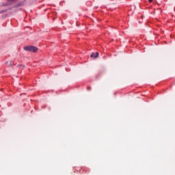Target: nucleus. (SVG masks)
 Wrapping results in <instances>:
<instances>
[{
  "label": "nucleus",
  "mask_w": 175,
  "mask_h": 175,
  "mask_svg": "<svg viewBox=\"0 0 175 175\" xmlns=\"http://www.w3.org/2000/svg\"><path fill=\"white\" fill-rule=\"evenodd\" d=\"M24 50L25 51H29L30 53H38V47L35 46H25Z\"/></svg>",
  "instance_id": "nucleus-1"
},
{
  "label": "nucleus",
  "mask_w": 175,
  "mask_h": 175,
  "mask_svg": "<svg viewBox=\"0 0 175 175\" xmlns=\"http://www.w3.org/2000/svg\"><path fill=\"white\" fill-rule=\"evenodd\" d=\"M90 57L91 58H98V57H99V53L98 52H96V53H93L90 55Z\"/></svg>",
  "instance_id": "nucleus-2"
},
{
  "label": "nucleus",
  "mask_w": 175,
  "mask_h": 175,
  "mask_svg": "<svg viewBox=\"0 0 175 175\" xmlns=\"http://www.w3.org/2000/svg\"><path fill=\"white\" fill-rule=\"evenodd\" d=\"M13 12H17V8L16 7L12 8Z\"/></svg>",
  "instance_id": "nucleus-3"
},
{
  "label": "nucleus",
  "mask_w": 175,
  "mask_h": 175,
  "mask_svg": "<svg viewBox=\"0 0 175 175\" xmlns=\"http://www.w3.org/2000/svg\"><path fill=\"white\" fill-rule=\"evenodd\" d=\"M9 4H3V6H8Z\"/></svg>",
  "instance_id": "nucleus-4"
},
{
  "label": "nucleus",
  "mask_w": 175,
  "mask_h": 175,
  "mask_svg": "<svg viewBox=\"0 0 175 175\" xmlns=\"http://www.w3.org/2000/svg\"><path fill=\"white\" fill-rule=\"evenodd\" d=\"M5 11L2 10V11H0V14L1 13H3Z\"/></svg>",
  "instance_id": "nucleus-5"
},
{
  "label": "nucleus",
  "mask_w": 175,
  "mask_h": 175,
  "mask_svg": "<svg viewBox=\"0 0 175 175\" xmlns=\"http://www.w3.org/2000/svg\"><path fill=\"white\" fill-rule=\"evenodd\" d=\"M8 2H12V0H8Z\"/></svg>",
  "instance_id": "nucleus-6"
},
{
  "label": "nucleus",
  "mask_w": 175,
  "mask_h": 175,
  "mask_svg": "<svg viewBox=\"0 0 175 175\" xmlns=\"http://www.w3.org/2000/svg\"><path fill=\"white\" fill-rule=\"evenodd\" d=\"M149 2H150V3L152 2V0H149Z\"/></svg>",
  "instance_id": "nucleus-7"
},
{
  "label": "nucleus",
  "mask_w": 175,
  "mask_h": 175,
  "mask_svg": "<svg viewBox=\"0 0 175 175\" xmlns=\"http://www.w3.org/2000/svg\"><path fill=\"white\" fill-rule=\"evenodd\" d=\"M88 90H91V88H88Z\"/></svg>",
  "instance_id": "nucleus-8"
}]
</instances>
